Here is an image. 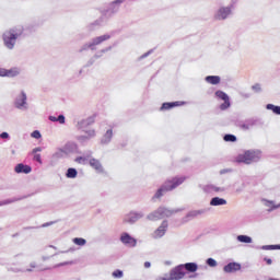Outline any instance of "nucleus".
<instances>
[{
    "mask_svg": "<svg viewBox=\"0 0 280 280\" xmlns=\"http://www.w3.org/2000/svg\"><path fill=\"white\" fill-rule=\"evenodd\" d=\"M22 35H23V27L21 26H16L5 31L2 34V40H3L4 47L10 51H12V49L16 47V40H19V38H21Z\"/></svg>",
    "mask_w": 280,
    "mask_h": 280,
    "instance_id": "nucleus-1",
    "label": "nucleus"
},
{
    "mask_svg": "<svg viewBox=\"0 0 280 280\" xmlns=\"http://www.w3.org/2000/svg\"><path fill=\"white\" fill-rule=\"evenodd\" d=\"M186 177L185 176H177L173 177L172 179L166 180L155 192L154 198H162V196H165L167 191H172L173 189H176V187H180L183 183H185Z\"/></svg>",
    "mask_w": 280,
    "mask_h": 280,
    "instance_id": "nucleus-2",
    "label": "nucleus"
},
{
    "mask_svg": "<svg viewBox=\"0 0 280 280\" xmlns=\"http://www.w3.org/2000/svg\"><path fill=\"white\" fill-rule=\"evenodd\" d=\"M261 160V151L259 150H247L243 153H240L235 161L236 163H244L245 165H250V163H257Z\"/></svg>",
    "mask_w": 280,
    "mask_h": 280,
    "instance_id": "nucleus-3",
    "label": "nucleus"
},
{
    "mask_svg": "<svg viewBox=\"0 0 280 280\" xmlns=\"http://www.w3.org/2000/svg\"><path fill=\"white\" fill-rule=\"evenodd\" d=\"M176 213V210L168 209L166 207H159L155 211L150 212L147 215V220L151 222H158V220H163V218H172Z\"/></svg>",
    "mask_w": 280,
    "mask_h": 280,
    "instance_id": "nucleus-4",
    "label": "nucleus"
},
{
    "mask_svg": "<svg viewBox=\"0 0 280 280\" xmlns=\"http://www.w3.org/2000/svg\"><path fill=\"white\" fill-rule=\"evenodd\" d=\"M106 40H110V34L101 35L91 39V42L84 44L79 51H86V49H92L95 51L97 46L102 45V43H106Z\"/></svg>",
    "mask_w": 280,
    "mask_h": 280,
    "instance_id": "nucleus-5",
    "label": "nucleus"
},
{
    "mask_svg": "<svg viewBox=\"0 0 280 280\" xmlns=\"http://www.w3.org/2000/svg\"><path fill=\"white\" fill-rule=\"evenodd\" d=\"M13 106L18 110H30V103L27 102V93L25 90L20 91L13 101Z\"/></svg>",
    "mask_w": 280,
    "mask_h": 280,
    "instance_id": "nucleus-6",
    "label": "nucleus"
},
{
    "mask_svg": "<svg viewBox=\"0 0 280 280\" xmlns=\"http://www.w3.org/2000/svg\"><path fill=\"white\" fill-rule=\"evenodd\" d=\"M231 14H233V11L230 7H220L214 13V19L217 21H226Z\"/></svg>",
    "mask_w": 280,
    "mask_h": 280,
    "instance_id": "nucleus-7",
    "label": "nucleus"
},
{
    "mask_svg": "<svg viewBox=\"0 0 280 280\" xmlns=\"http://www.w3.org/2000/svg\"><path fill=\"white\" fill-rule=\"evenodd\" d=\"M214 95L217 100H222V102H224L223 104L220 105L221 110H226L228 108H231V100L229 98L228 93L218 90L214 93Z\"/></svg>",
    "mask_w": 280,
    "mask_h": 280,
    "instance_id": "nucleus-8",
    "label": "nucleus"
},
{
    "mask_svg": "<svg viewBox=\"0 0 280 280\" xmlns=\"http://www.w3.org/2000/svg\"><path fill=\"white\" fill-rule=\"evenodd\" d=\"M170 224L167 223V220H164L161 225L151 234V237L153 240H161V237H164L167 233Z\"/></svg>",
    "mask_w": 280,
    "mask_h": 280,
    "instance_id": "nucleus-9",
    "label": "nucleus"
},
{
    "mask_svg": "<svg viewBox=\"0 0 280 280\" xmlns=\"http://www.w3.org/2000/svg\"><path fill=\"white\" fill-rule=\"evenodd\" d=\"M185 278V266L178 265L170 271V280H180Z\"/></svg>",
    "mask_w": 280,
    "mask_h": 280,
    "instance_id": "nucleus-10",
    "label": "nucleus"
},
{
    "mask_svg": "<svg viewBox=\"0 0 280 280\" xmlns=\"http://www.w3.org/2000/svg\"><path fill=\"white\" fill-rule=\"evenodd\" d=\"M120 242L124 246H128L129 248H135L137 246V238L132 237V235L127 232L120 234Z\"/></svg>",
    "mask_w": 280,
    "mask_h": 280,
    "instance_id": "nucleus-11",
    "label": "nucleus"
},
{
    "mask_svg": "<svg viewBox=\"0 0 280 280\" xmlns=\"http://www.w3.org/2000/svg\"><path fill=\"white\" fill-rule=\"evenodd\" d=\"M145 214L141 211H131L125 217V222H128L129 224H135V222H139L141 218H143Z\"/></svg>",
    "mask_w": 280,
    "mask_h": 280,
    "instance_id": "nucleus-12",
    "label": "nucleus"
},
{
    "mask_svg": "<svg viewBox=\"0 0 280 280\" xmlns=\"http://www.w3.org/2000/svg\"><path fill=\"white\" fill-rule=\"evenodd\" d=\"M1 78H16L18 75H21V68L14 67L11 69H3L1 68Z\"/></svg>",
    "mask_w": 280,
    "mask_h": 280,
    "instance_id": "nucleus-13",
    "label": "nucleus"
},
{
    "mask_svg": "<svg viewBox=\"0 0 280 280\" xmlns=\"http://www.w3.org/2000/svg\"><path fill=\"white\" fill-rule=\"evenodd\" d=\"M63 152L67 154V156H69L70 154H78L79 152V148H78V143L69 141L67 142L63 147Z\"/></svg>",
    "mask_w": 280,
    "mask_h": 280,
    "instance_id": "nucleus-14",
    "label": "nucleus"
},
{
    "mask_svg": "<svg viewBox=\"0 0 280 280\" xmlns=\"http://www.w3.org/2000/svg\"><path fill=\"white\" fill-rule=\"evenodd\" d=\"M93 124H95V116H90L85 119L79 120L78 124H77V128L79 130H83V128H86V127H89Z\"/></svg>",
    "mask_w": 280,
    "mask_h": 280,
    "instance_id": "nucleus-15",
    "label": "nucleus"
},
{
    "mask_svg": "<svg viewBox=\"0 0 280 280\" xmlns=\"http://www.w3.org/2000/svg\"><path fill=\"white\" fill-rule=\"evenodd\" d=\"M90 167L95 170L96 174H104V166L102 165V162L97 159H91L90 160Z\"/></svg>",
    "mask_w": 280,
    "mask_h": 280,
    "instance_id": "nucleus-16",
    "label": "nucleus"
},
{
    "mask_svg": "<svg viewBox=\"0 0 280 280\" xmlns=\"http://www.w3.org/2000/svg\"><path fill=\"white\" fill-rule=\"evenodd\" d=\"M15 174H30L32 172V166L20 163L14 167Z\"/></svg>",
    "mask_w": 280,
    "mask_h": 280,
    "instance_id": "nucleus-17",
    "label": "nucleus"
},
{
    "mask_svg": "<svg viewBox=\"0 0 280 280\" xmlns=\"http://www.w3.org/2000/svg\"><path fill=\"white\" fill-rule=\"evenodd\" d=\"M184 102L176 101L172 103H163L160 110H172V108H176V106H183Z\"/></svg>",
    "mask_w": 280,
    "mask_h": 280,
    "instance_id": "nucleus-18",
    "label": "nucleus"
},
{
    "mask_svg": "<svg viewBox=\"0 0 280 280\" xmlns=\"http://www.w3.org/2000/svg\"><path fill=\"white\" fill-rule=\"evenodd\" d=\"M224 272H237L242 270V265L238 262H230L223 268Z\"/></svg>",
    "mask_w": 280,
    "mask_h": 280,
    "instance_id": "nucleus-19",
    "label": "nucleus"
},
{
    "mask_svg": "<svg viewBox=\"0 0 280 280\" xmlns=\"http://www.w3.org/2000/svg\"><path fill=\"white\" fill-rule=\"evenodd\" d=\"M113 141V129H108L101 139L102 145H108Z\"/></svg>",
    "mask_w": 280,
    "mask_h": 280,
    "instance_id": "nucleus-20",
    "label": "nucleus"
},
{
    "mask_svg": "<svg viewBox=\"0 0 280 280\" xmlns=\"http://www.w3.org/2000/svg\"><path fill=\"white\" fill-rule=\"evenodd\" d=\"M226 205V199L220 198V197H213L210 200V206L211 207H224Z\"/></svg>",
    "mask_w": 280,
    "mask_h": 280,
    "instance_id": "nucleus-21",
    "label": "nucleus"
},
{
    "mask_svg": "<svg viewBox=\"0 0 280 280\" xmlns=\"http://www.w3.org/2000/svg\"><path fill=\"white\" fill-rule=\"evenodd\" d=\"M262 205L268 208V212L271 213V211H275L276 209H279V206L275 203L272 200L262 199Z\"/></svg>",
    "mask_w": 280,
    "mask_h": 280,
    "instance_id": "nucleus-22",
    "label": "nucleus"
},
{
    "mask_svg": "<svg viewBox=\"0 0 280 280\" xmlns=\"http://www.w3.org/2000/svg\"><path fill=\"white\" fill-rule=\"evenodd\" d=\"M205 80L208 84H212V85H217V84H220V82H222V79L220 78V75H208L205 78Z\"/></svg>",
    "mask_w": 280,
    "mask_h": 280,
    "instance_id": "nucleus-23",
    "label": "nucleus"
},
{
    "mask_svg": "<svg viewBox=\"0 0 280 280\" xmlns=\"http://www.w3.org/2000/svg\"><path fill=\"white\" fill-rule=\"evenodd\" d=\"M238 126L242 128V130H250V128L255 126V120L248 119L245 122L238 124Z\"/></svg>",
    "mask_w": 280,
    "mask_h": 280,
    "instance_id": "nucleus-24",
    "label": "nucleus"
},
{
    "mask_svg": "<svg viewBox=\"0 0 280 280\" xmlns=\"http://www.w3.org/2000/svg\"><path fill=\"white\" fill-rule=\"evenodd\" d=\"M236 240L241 244H253V237H250L248 235H237Z\"/></svg>",
    "mask_w": 280,
    "mask_h": 280,
    "instance_id": "nucleus-25",
    "label": "nucleus"
},
{
    "mask_svg": "<svg viewBox=\"0 0 280 280\" xmlns=\"http://www.w3.org/2000/svg\"><path fill=\"white\" fill-rule=\"evenodd\" d=\"M67 153L65 152V149L63 148H59L56 150V152L52 154V159H66Z\"/></svg>",
    "mask_w": 280,
    "mask_h": 280,
    "instance_id": "nucleus-26",
    "label": "nucleus"
},
{
    "mask_svg": "<svg viewBox=\"0 0 280 280\" xmlns=\"http://www.w3.org/2000/svg\"><path fill=\"white\" fill-rule=\"evenodd\" d=\"M224 187H218L215 185H208L206 186V191L211 192V191H215V194H222V191H224Z\"/></svg>",
    "mask_w": 280,
    "mask_h": 280,
    "instance_id": "nucleus-27",
    "label": "nucleus"
},
{
    "mask_svg": "<svg viewBox=\"0 0 280 280\" xmlns=\"http://www.w3.org/2000/svg\"><path fill=\"white\" fill-rule=\"evenodd\" d=\"M200 213H202V211L200 210H192L188 212L186 218L184 219V222H189V220L197 218V215H200Z\"/></svg>",
    "mask_w": 280,
    "mask_h": 280,
    "instance_id": "nucleus-28",
    "label": "nucleus"
},
{
    "mask_svg": "<svg viewBox=\"0 0 280 280\" xmlns=\"http://www.w3.org/2000/svg\"><path fill=\"white\" fill-rule=\"evenodd\" d=\"M184 266V270H187L188 272H196L198 270V265L196 262H187Z\"/></svg>",
    "mask_w": 280,
    "mask_h": 280,
    "instance_id": "nucleus-29",
    "label": "nucleus"
},
{
    "mask_svg": "<svg viewBox=\"0 0 280 280\" xmlns=\"http://www.w3.org/2000/svg\"><path fill=\"white\" fill-rule=\"evenodd\" d=\"M125 1L126 0H116V1L112 2L109 5L110 12H117V10H119V4L124 3Z\"/></svg>",
    "mask_w": 280,
    "mask_h": 280,
    "instance_id": "nucleus-30",
    "label": "nucleus"
},
{
    "mask_svg": "<svg viewBox=\"0 0 280 280\" xmlns=\"http://www.w3.org/2000/svg\"><path fill=\"white\" fill-rule=\"evenodd\" d=\"M48 119H49V121H52V122H56V121H58V124H65V121H66V118H65V115H59V116H49L48 117Z\"/></svg>",
    "mask_w": 280,
    "mask_h": 280,
    "instance_id": "nucleus-31",
    "label": "nucleus"
},
{
    "mask_svg": "<svg viewBox=\"0 0 280 280\" xmlns=\"http://www.w3.org/2000/svg\"><path fill=\"white\" fill-rule=\"evenodd\" d=\"M86 136H80L78 139L79 141H82L83 139H93V137H95V131L94 129H90L85 131Z\"/></svg>",
    "mask_w": 280,
    "mask_h": 280,
    "instance_id": "nucleus-32",
    "label": "nucleus"
},
{
    "mask_svg": "<svg viewBox=\"0 0 280 280\" xmlns=\"http://www.w3.org/2000/svg\"><path fill=\"white\" fill-rule=\"evenodd\" d=\"M67 178H78V170L75 168H68L66 173Z\"/></svg>",
    "mask_w": 280,
    "mask_h": 280,
    "instance_id": "nucleus-33",
    "label": "nucleus"
},
{
    "mask_svg": "<svg viewBox=\"0 0 280 280\" xmlns=\"http://www.w3.org/2000/svg\"><path fill=\"white\" fill-rule=\"evenodd\" d=\"M110 49H113L112 46H108L106 48H103L101 50H98L95 55L94 58H102V56H104V54H108V51H110Z\"/></svg>",
    "mask_w": 280,
    "mask_h": 280,
    "instance_id": "nucleus-34",
    "label": "nucleus"
},
{
    "mask_svg": "<svg viewBox=\"0 0 280 280\" xmlns=\"http://www.w3.org/2000/svg\"><path fill=\"white\" fill-rule=\"evenodd\" d=\"M267 110H272L275 115H280V106L273 105V104H267L266 105Z\"/></svg>",
    "mask_w": 280,
    "mask_h": 280,
    "instance_id": "nucleus-35",
    "label": "nucleus"
},
{
    "mask_svg": "<svg viewBox=\"0 0 280 280\" xmlns=\"http://www.w3.org/2000/svg\"><path fill=\"white\" fill-rule=\"evenodd\" d=\"M72 242L75 246H86V241L82 237H74Z\"/></svg>",
    "mask_w": 280,
    "mask_h": 280,
    "instance_id": "nucleus-36",
    "label": "nucleus"
},
{
    "mask_svg": "<svg viewBox=\"0 0 280 280\" xmlns=\"http://www.w3.org/2000/svg\"><path fill=\"white\" fill-rule=\"evenodd\" d=\"M260 248H261V250H280V244L279 245H264Z\"/></svg>",
    "mask_w": 280,
    "mask_h": 280,
    "instance_id": "nucleus-37",
    "label": "nucleus"
},
{
    "mask_svg": "<svg viewBox=\"0 0 280 280\" xmlns=\"http://www.w3.org/2000/svg\"><path fill=\"white\" fill-rule=\"evenodd\" d=\"M112 276L114 277V279H121L124 277V271L117 269L113 271Z\"/></svg>",
    "mask_w": 280,
    "mask_h": 280,
    "instance_id": "nucleus-38",
    "label": "nucleus"
},
{
    "mask_svg": "<svg viewBox=\"0 0 280 280\" xmlns=\"http://www.w3.org/2000/svg\"><path fill=\"white\" fill-rule=\"evenodd\" d=\"M223 139H224V141L232 142V143L237 141V137H235L233 135H225Z\"/></svg>",
    "mask_w": 280,
    "mask_h": 280,
    "instance_id": "nucleus-39",
    "label": "nucleus"
},
{
    "mask_svg": "<svg viewBox=\"0 0 280 280\" xmlns=\"http://www.w3.org/2000/svg\"><path fill=\"white\" fill-rule=\"evenodd\" d=\"M206 264H207L208 266H210V268H215V266H218V261H215V259H213V258H208V259L206 260Z\"/></svg>",
    "mask_w": 280,
    "mask_h": 280,
    "instance_id": "nucleus-40",
    "label": "nucleus"
},
{
    "mask_svg": "<svg viewBox=\"0 0 280 280\" xmlns=\"http://www.w3.org/2000/svg\"><path fill=\"white\" fill-rule=\"evenodd\" d=\"M252 91H254L255 93H261V84L256 83L252 86Z\"/></svg>",
    "mask_w": 280,
    "mask_h": 280,
    "instance_id": "nucleus-41",
    "label": "nucleus"
},
{
    "mask_svg": "<svg viewBox=\"0 0 280 280\" xmlns=\"http://www.w3.org/2000/svg\"><path fill=\"white\" fill-rule=\"evenodd\" d=\"M74 162L79 163L80 165H84V163H86V158L78 156V158H75Z\"/></svg>",
    "mask_w": 280,
    "mask_h": 280,
    "instance_id": "nucleus-42",
    "label": "nucleus"
},
{
    "mask_svg": "<svg viewBox=\"0 0 280 280\" xmlns=\"http://www.w3.org/2000/svg\"><path fill=\"white\" fill-rule=\"evenodd\" d=\"M31 137H32L33 139H40V138L43 137V135H40V131L35 130V131H33V132L31 133Z\"/></svg>",
    "mask_w": 280,
    "mask_h": 280,
    "instance_id": "nucleus-43",
    "label": "nucleus"
},
{
    "mask_svg": "<svg viewBox=\"0 0 280 280\" xmlns=\"http://www.w3.org/2000/svg\"><path fill=\"white\" fill-rule=\"evenodd\" d=\"M237 1L238 0H231L230 4L228 5V8H230V10L233 12V10H235V7L237 5Z\"/></svg>",
    "mask_w": 280,
    "mask_h": 280,
    "instance_id": "nucleus-44",
    "label": "nucleus"
},
{
    "mask_svg": "<svg viewBox=\"0 0 280 280\" xmlns=\"http://www.w3.org/2000/svg\"><path fill=\"white\" fill-rule=\"evenodd\" d=\"M0 139H10V133H8L5 131L0 133Z\"/></svg>",
    "mask_w": 280,
    "mask_h": 280,
    "instance_id": "nucleus-45",
    "label": "nucleus"
},
{
    "mask_svg": "<svg viewBox=\"0 0 280 280\" xmlns=\"http://www.w3.org/2000/svg\"><path fill=\"white\" fill-rule=\"evenodd\" d=\"M34 160L37 161V163H43V160L40 159V154H35Z\"/></svg>",
    "mask_w": 280,
    "mask_h": 280,
    "instance_id": "nucleus-46",
    "label": "nucleus"
},
{
    "mask_svg": "<svg viewBox=\"0 0 280 280\" xmlns=\"http://www.w3.org/2000/svg\"><path fill=\"white\" fill-rule=\"evenodd\" d=\"M150 54H152V50H149L148 52L140 56V60H143V58H148V56H150Z\"/></svg>",
    "mask_w": 280,
    "mask_h": 280,
    "instance_id": "nucleus-47",
    "label": "nucleus"
},
{
    "mask_svg": "<svg viewBox=\"0 0 280 280\" xmlns=\"http://www.w3.org/2000/svg\"><path fill=\"white\" fill-rule=\"evenodd\" d=\"M12 202V200H3V201H0V207H3L5 205H10Z\"/></svg>",
    "mask_w": 280,
    "mask_h": 280,
    "instance_id": "nucleus-48",
    "label": "nucleus"
},
{
    "mask_svg": "<svg viewBox=\"0 0 280 280\" xmlns=\"http://www.w3.org/2000/svg\"><path fill=\"white\" fill-rule=\"evenodd\" d=\"M36 152H43V148L37 147V148L33 149V154H36Z\"/></svg>",
    "mask_w": 280,
    "mask_h": 280,
    "instance_id": "nucleus-49",
    "label": "nucleus"
},
{
    "mask_svg": "<svg viewBox=\"0 0 280 280\" xmlns=\"http://www.w3.org/2000/svg\"><path fill=\"white\" fill-rule=\"evenodd\" d=\"M155 280H170V277L159 276L155 278Z\"/></svg>",
    "mask_w": 280,
    "mask_h": 280,
    "instance_id": "nucleus-50",
    "label": "nucleus"
},
{
    "mask_svg": "<svg viewBox=\"0 0 280 280\" xmlns=\"http://www.w3.org/2000/svg\"><path fill=\"white\" fill-rule=\"evenodd\" d=\"M265 260H266V262H267L268 266H271V265H272V259H270V258H265Z\"/></svg>",
    "mask_w": 280,
    "mask_h": 280,
    "instance_id": "nucleus-51",
    "label": "nucleus"
},
{
    "mask_svg": "<svg viewBox=\"0 0 280 280\" xmlns=\"http://www.w3.org/2000/svg\"><path fill=\"white\" fill-rule=\"evenodd\" d=\"M152 264L150 261L144 262V268H151Z\"/></svg>",
    "mask_w": 280,
    "mask_h": 280,
    "instance_id": "nucleus-52",
    "label": "nucleus"
},
{
    "mask_svg": "<svg viewBox=\"0 0 280 280\" xmlns=\"http://www.w3.org/2000/svg\"><path fill=\"white\" fill-rule=\"evenodd\" d=\"M42 226L45 229L47 226H51V223H44Z\"/></svg>",
    "mask_w": 280,
    "mask_h": 280,
    "instance_id": "nucleus-53",
    "label": "nucleus"
},
{
    "mask_svg": "<svg viewBox=\"0 0 280 280\" xmlns=\"http://www.w3.org/2000/svg\"><path fill=\"white\" fill-rule=\"evenodd\" d=\"M30 267H31V268H36V262H31V264H30Z\"/></svg>",
    "mask_w": 280,
    "mask_h": 280,
    "instance_id": "nucleus-54",
    "label": "nucleus"
},
{
    "mask_svg": "<svg viewBox=\"0 0 280 280\" xmlns=\"http://www.w3.org/2000/svg\"><path fill=\"white\" fill-rule=\"evenodd\" d=\"M165 266H172V261H165Z\"/></svg>",
    "mask_w": 280,
    "mask_h": 280,
    "instance_id": "nucleus-55",
    "label": "nucleus"
},
{
    "mask_svg": "<svg viewBox=\"0 0 280 280\" xmlns=\"http://www.w3.org/2000/svg\"><path fill=\"white\" fill-rule=\"evenodd\" d=\"M13 272H22L21 269H13Z\"/></svg>",
    "mask_w": 280,
    "mask_h": 280,
    "instance_id": "nucleus-56",
    "label": "nucleus"
},
{
    "mask_svg": "<svg viewBox=\"0 0 280 280\" xmlns=\"http://www.w3.org/2000/svg\"><path fill=\"white\" fill-rule=\"evenodd\" d=\"M26 272H32V269H30V268H28V269H26Z\"/></svg>",
    "mask_w": 280,
    "mask_h": 280,
    "instance_id": "nucleus-57",
    "label": "nucleus"
},
{
    "mask_svg": "<svg viewBox=\"0 0 280 280\" xmlns=\"http://www.w3.org/2000/svg\"><path fill=\"white\" fill-rule=\"evenodd\" d=\"M226 173V171H221V174H225Z\"/></svg>",
    "mask_w": 280,
    "mask_h": 280,
    "instance_id": "nucleus-58",
    "label": "nucleus"
},
{
    "mask_svg": "<svg viewBox=\"0 0 280 280\" xmlns=\"http://www.w3.org/2000/svg\"><path fill=\"white\" fill-rule=\"evenodd\" d=\"M50 248H56V247L54 245H51Z\"/></svg>",
    "mask_w": 280,
    "mask_h": 280,
    "instance_id": "nucleus-59",
    "label": "nucleus"
},
{
    "mask_svg": "<svg viewBox=\"0 0 280 280\" xmlns=\"http://www.w3.org/2000/svg\"><path fill=\"white\" fill-rule=\"evenodd\" d=\"M16 257H20L19 255H15L14 258L16 259Z\"/></svg>",
    "mask_w": 280,
    "mask_h": 280,
    "instance_id": "nucleus-60",
    "label": "nucleus"
},
{
    "mask_svg": "<svg viewBox=\"0 0 280 280\" xmlns=\"http://www.w3.org/2000/svg\"><path fill=\"white\" fill-rule=\"evenodd\" d=\"M278 207H279V209H280V202L278 203Z\"/></svg>",
    "mask_w": 280,
    "mask_h": 280,
    "instance_id": "nucleus-61",
    "label": "nucleus"
}]
</instances>
